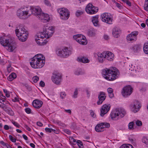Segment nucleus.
I'll return each mask as SVG.
<instances>
[{"label":"nucleus","instance_id":"5fc2aeb1","mask_svg":"<svg viewBox=\"0 0 148 148\" xmlns=\"http://www.w3.org/2000/svg\"><path fill=\"white\" fill-rule=\"evenodd\" d=\"M3 91L4 92L5 94V95L7 97H9L10 96V95L9 92H8L7 90L4 89H3Z\"/></svg>","mask_w":148,"mask_h":148},{"label":"nucleus","instance_id":"864d4df0","mask_svg":"<svg viewBox=\"0 0 148 148\" xmlns=\"http://www.w3.org/2000/svg\"><path fill=\"white\" fill-rule=\"evenodd\" d=\"M9 137L10 139L12 142L13 143H15L16 142V139L13 138L11 135H9Z\"/></svg>","mask_w":148,"mask_h":148},{"label":"nucleus","instance_id":"69168bd1","mask_svg":"<svg viewBox=\"0 0 148 148\" xmlns=\"http://www.w3.org/2000/svg\"><path fill=\"white\" fill-rule=\"evenodd\" d=\"M64 111L66 112L69 113V114H71V111L70 109H65Z\"/></svg>","mask_w":148,"mask_h":148},{"label":"nucleus","instance_id":"393cba45","mask_svg":"<svg viewBox=\"0 0 148 148\" xmlns=\"http://www.w3.org/2000/svg\"><path fill=\"white\" fill-rule=\"evenodd\" d=\"M105 53H104V52L102 53H101L100 52L98 53L97 55L98 56V59L99 62L101 63H103V62L105 59Z\"/></svg>","mask_w":148,"mask_h":148},{"label":"nucleus","instance_id":"a18cd8bd","mask_svg":"<svg viewBox=\"0 0 148 148\" xmlns=\"http://www.w3.org/2000/svg\"><path fill=\"white\" fill-rule=\"evenodd\" d=\"M45 130L46 132H51L52 131H53L54 132H55V130L53 129L52 128H48V127H46L45 128Z\"/></svg>","mask_w":148,"mask_h":148},{"label":"nucleus","instance_id":"c9c22d12","mask_svg":"<svg viewBox=\"0 0 148 148\" xmlns=\"http://www.w3.org/2000/svg\"><path fill=\"white\" fill-rule=\"evenodd\" d=\"M7 113L9 115L13 116L14 115V113L11 108L8 109L6 111Z\"/></svg>","mask_w":148,"mask_h":148},{"label":"nucleus","instance_id":"c756f323","mask_svg":"<svg viewBox=\"0 0 148 148\" xmlns=\"http://www.w3.org/2000/svg\"><path fill=\"white\" fill-rule=\"evenodd\" d=\"M78 59L79 62L84 63H88L89 62V60L87 58L84 57L78 58Z\"/></svg>","mask_w":148,"mask_h":148},{"label":"nucleus","instance_id":"603ef678","mask_svg":"<svg viewBox=\"0 0 148 148\" xmlns=\"http://www.w3.org/2000/svg\"><path fill=\"white\" fill-rule=\"evenodd\" d=\"M39 79V77L37 76H34L32 78L33 82L35 83L37 82Z\"/></svg>","mask_w":148,"mask_h":148},{"label":"nucleus","instance_id":"1a4fd4ad","mask_svg":"<svg viewBox=\"0 0 148 148\" xmlns=\"http://www.w3.org/2000/svg\"><path fill=\"white\" fill-rule=\"evenodd\" d=\"M44 35L42 32H40L36 37L35 40L37 43L40 45H43L47 43V41L46 39L43 40L45 38Z\"/></svg>","mask_w":148,"mask_h":148},{"label":"nucleus","instance_id":"6e6d98bb","mask_svg":"<svg viewBox=\"0 0 148 148\" xmlns=\"http://www.w3.org/2000/svg\"><path fill=\"white\" fill-rule=\"evenodd\" d=\"M116 5L119 9H121L123 8V7L119 3H118L116 2L115 3Z\"/></svg>","mask_w":148,"mask_h":148},{"label":"nucleus","instance_id":"7ed1b4c3","mask_svg":"<svg viewBox=\"0 0 148 148\" xmlns=\"http://www.w3.org/2000/svg\"><path fill=\"white\" fill-rule=\"evenodd\" d=\"M45 58L41 54L36 55L32 59L30 64L34 69H40L44 65Z\"/></svg>","mask_w":148,"mask_h":148},{"label":"nucleus","instance_id":"58836bf2","mask_svg":"<svg viewBox=\"0 0 148 148\" xmlns=\"http://www.w3.org/2000/svg\"><path fill=\"white\" fill-rule=\"evenodd\" d=\"M66 94L64 92H61L60 93V97L61 99H63L66 97Z\"/></svg>","mask_w":148,"mask_h":148},{"label":"nucleus","instance_id":"2eb2a0df","mask_svg":"<svg viewBox=\"0 0 148 148\" xmlns=\"http://www.w3.org/2000/svg\"><path fill=\"white\" fill-rule=\"evenodd\" d=\"M26 31L27 30L24 28V25L21 24H19L15 30L16 34L17 36L21 35L23 32H26Z\"/></svg>","mask_w":148,"mask_h":148},{"label":"nucleus","instance_id":"f03ea898","mask_svg":"<svg viewBox=\"0 0 148 148\" xmlns=\"http://www.w3.org/2000/svg\"><path fill=\"white\" fill-rule=\"evenodd\" d=\"M0 44L9 52H12L16 48V45L10 37H0Z\"/></svg>","mask_w":148,"mask_h":148},{"label":"nucleus","instance_id":"2f4dec72","mask_svg":"<svg viewBox=\"0 0 148 148\" xmlns=\"http://www.w3.org/2000/svg\"><path fill=\"white\" fill-rule=\"evenodd\" d=\"M88 35L91 36H94L95 35V30L92 28L89 29L88 32Z\"/></svg>","mask_w":148,"mask_h":148},{"label":"nucleus","instance_id":"f257e3e1","mask_svg":"<svg viewBox=\"0 0 148 148\" xmlns=\"http://www.w3.org/2000/svg\"><path fill=\"white\" fill-rule=\"evenodd\" d=\"M119 72L118 70L114 67H111L110 69L106 68L102 70V74L105 79L109 81L114 80L117 77Z\"/></svg>","mask_w":148,"mask_h":148},{"label":"nucleus","instance_id":"b1692460","mask_svg":"<svg viewBox=\"0 0 148 148\" xmlns=\"http://www.w3.org/2000/svg\"><path fill=\"white\" fill-rule=\"evenodd\" d=\"M104 52L105 53V59L110 61L113 60L114 55L112 52L109 51H104Z\"/></svg>","mask_w":148,"mask_h":148},{"label":"nucleus","instance_id":"aec40b11","mask_svg":"<svg viewBox=\"0 0 148 148\" xmlns=\"http://www.w3.org/2000/svg\"><path fill=\"white\" fill-rule=\"evenodd\" d=\"M141 48V45L140 44H136L132 45L130 47V49L135 53L138 52Z\"/></svg>","mask_w":148,"mask_h":148},{"label":"nucleus","instance_id":"13d9d810","mask_svg":"<svg viewBox=\"0 0 148 148\" xmlns=\"http://www.w3.org/2000/svg\"><path fill=\"white\" fill-rule=\"evenodd\" d=\"M136 124L138 126H140L142 125V123L141 121L137 120L136 122Z\"/></svg>","mask_w":148,"mask_h":148},{"label":"nucleus","instance_id":"6ab92c4d","mask_svg":"<svg viewBox=\"0 0 148 148\" xmlns=\"http://www.w3.org/2000/svg\"><path fill=\"white\" fill-rule=\"evenodd\" d=\"M105 93L103 92H100L98 96L99 101L97 102L98 105L101 104L103 101L105 99L106 96Z\"/></svg>","mask_w":148,"mask_h":148},{"label":"nucleus","instance_id":"39448f33","mask_svg":"<svg viewBox=\"0 0 148 148\" xmlns=\"http://www.w3.org/2000/svg\"><path fill=\"white\" fill-rule=\"evenodd\" d=\"M29 8L25 7L18 9L17 12V15L20 18L25 19L32 14V11Z\"/></svg>","mask_w":148,"mask_h":148},{"label":"nucleus","instance_id":"c85d7f7f","mask_svg":"<svg viewBox=\"0 0 148 148\" xmlns=\"http://www.w3.org/2000/svg\"><path fill=\"white\" fill-rule=\"evenodd\" d=\"M104 126L102 123L98 124L95 127V130L97 132H101L104 131Z\"/></svg>","mask_w":148,"mask_h":148},{"label":"nucleus","instance_id":"5701e85b","mask_svg":"<svg viewBox=\"0 0 148 148\" xmlns=\"http://www.w3.org/2000/svg\"><path fill=\"white\" fill-rule=\"evenodd\" d=\"M42 101L38 99H36L33 101L32 105L34 108L38 109L42 106Z\"/></svg>","mask_w":148,"mask_h":148},{"label":"nucleus","instance_id":"cd10ccee","mask_svg":"<svg viewBox=\"0 0 148 148\" xmlns=\"http://www.w3.org/2000/svg\"><path fill=\"white\" fill-rule=\"evenodd\" d=\"M120 32H121L119 29L117 27H115L113 29L112 35L114 37L118 38Z\"/></svg>","mask_w":148,"mask_h":148},{"label":"nucleus","instance_id":"f8f14e48","mask_svg":"<svg viewBox=\"0 0 148 148\" xmlns=\"http://www.w3.org/2000/svg\"><path fill=\"white\" fill-rule=\"evenodd\" d=\"M132 92V88L130 86H127L123 89L122 94L124 97H127L131 95Z\"/></svg>","mask_w":148,"mask_h":148},{"label":"nucleus","instance_id":"49530a36","mask_svg":"<svg viewBox=\"0 0 148 148\" xmlns=\"http://www.w3.org/2000/svg\"><path fill=\"white\" fill-rule=\"evenodd\" d=\"M142 141L143 143L147 145V147H148V139L147 138H143L142 140Z\"/></svg>","mask_w":148,"mask_h":148},{"label":"nucleus","instance_id":"e433bc0d","mask_svg":"<svg viewBox=\"0 0 148 148\" xmlns=\"http://www.w3.org/2000/svg\"><path fill=\"white\" fill-rule=\"evenodd\" d=\"M51 79L53 82L56 84V72L55 71H54L52 73Z\"/></svg>","mask_w":148,"mask_h":148},{"label":"nucleus","instance_id":"bb28decb","mask_svg":"<svg viewBox=\"0 0 148 148\" xmlns=\"http://www.w3.org/2000/svg\"><path fill=\"white\" fill-rule=\"evenodd\" d=\"M98 18V16L97 15L93 17L92 18V21L94 26L96 27H99L100 26Z\"/></svg>","mask_w":148,"mask_h":148},{"label":"nucleus","instance_id":"f704fd0d","mask_svg":"<svg viewBox=\"0 0 148 148\" xmlns=\"http://www.w3.org/2000/svg\"><path fill=\"white\" fill-rule=\"evenodd\" d=\"M74 73L76 75H79L83 74L84 73L82 71V70L81 69H79L76 70L75 71Z\"/></svg>","mask_w":148,"mask_h":148},{"label":"nucleus","instance_id":"f3484780","mask_svg":"<svg viewBox=\"0 0 148 148\" xmlns=\"http://www.w3.org/2000/svg\"><path fill=\"white\" fill-rule=\"evenodd\" d=\"M38 18L42 22L45 23L49 22L50 19V17L48 14L43 12L40 14L39 16H38Z\"/></svg>","mask_w":148,"mask_h":148},{"label":"nucleus","instance_id":"6e6552de","mask_svg":"<svg viewBox=\"0 0 148 148\" xmlns=\"http://www.w3.org/2000/svg\"><path fill=\"white\" fill-rule=\"evenodd\" d=\"M54 29L53 26L46 27L44 29L43 32H41L44 35L45 38H48L51 36L54 32Z\"/></svg>","mask_w":148,"mask_h":148},{"label":"nucleus","instance_id":"9d476101","mask_svg":"<svg viewBox=\"0 0 148 148\" xmlns=\"http://www.w3.org/2000/svg\"><path fill=\"white\" fill-rule=\"evenodd\" d=\"M86 11L89 14H95L98 10L97 8L93 6L91 4L89 3L86 6Z\"/></svg>","mask_w":148,"mask_h":148},{"label":"nucleus","instance_id":"7c9ffc66","mask_svg":"<svg viewBox=\"0 0 148 148\" xmlns=\"http://www.w3.org/2000/svg\"><path fill=\"white\" fill-rule=\"evenodd\" d=\"M16 77V74L14 73H12L8 77V79L9 81H12L15 79Z\"/></svg>","mask_w":148,"mask_h":148},{"label":"nucleus","instance_id":"20e7f679","mask_svg":"<svg viewBox=\"0 0 148 148\" xmlns=\"http://www.w3.org/2000/svg\"><path fill=\"white\" fill-rule=\"evenodd\" d=\"M126 114V112L124 109L118 108L116 109L111 112L110 116L113 120H117L120 118L123 117Z\"/></svg>","mask_w":148,"mask_h":148},{"label":"nucleus","instance_id":"423d86ee","mask_svg":"<svg viewBox=\"0 0 148 148\" xmlns=\"http://www.w3.org/2000/svg\"><path fill=\"white\" fill-rule=\"evenodd\" d=\"M71 49L67 47H65L62 49H58L56 51L57 55L61 57L66 58L71 53Z\"/></svg>","mask_w":148,"mask_h":148},{"label":"nucleus","instance_id":"680f3d73","mask_svg":"<svg viewBox=\"0 0 148 148\" xmlns=\"http://www.w3.org/2000/svg\"><path fill=\"white\" fill-rule=\"evenodd\" d=\"M12 123L15 126L17 127L18 128L20 127V125L17 123L15 122H12Z\"/></svg>","mask_w":148,"mask_h":148},{"label":"nucleus","instance_id":"a878e982","mask_svg":"<svg viewBox=\"0 0 148 148\" xmlns=\"http://www.w3.org/2000/svg\"><path fill=\"white\" fill-rule=\"evenodd\" d=\"M77 42L80 44L83 45H86L87 43V41L86 37L83 35H82L81 37H80L79 40H77Z\"/></svg>","mask_w":148,"mask_h":148},{"label":"nucleus","instance_id":"3c124183","mask_svg":"<svg viewBox=\"0 0 148 148\" xmlns=\"http://www.w3.org/2000/svg\"><path fill=\"white\" fill-rule=\"evenodd\" d=\"M44 3L47 6H50L51 4L50 2L48 0H44Z\"/></svg>","mask_w":148,"mask_h":148},{"label":"nucleus","instance_id":"e2e57ef3","mask_svg":"<svg viewBox=\"0 0 148 148\" xmlns=\"http://www.w3.org/2000/svg\"><path fill=\"white\" fill-rule=\"evenodd\" d=\"M40 85L42 87H44L45 86V83L43 81H41L40 83Z\"/></svg>","mask_w":148,"mask_h":148},{"label":"nucleus","instance_id":"a19ab883","mask_svg":"<svg viewBox=\"0 0 148 148\" xmlns=\"http://www.w3.org/2000/svg\"><path fill=\"white\" fill-rule=\"evenodd\" d=\"M144 9L146 11H148V0L145 1L144 6Z\"/></svg>","mask_w":148,"mask_h":148},{"label":"nucleus","instance_id":"412c9836","mask_svg":"<svg viewBox=\"0 0 148 148\" xmlns=\"http://www.w3.org/2000/svg\"><path fill=\"white\" fill-rule=\"evenodd\" d=\"M62 74L59 72H56V85H60L62 80Z\"/></svg>","mask_w":148,"mask_h":148},{"label":"nucleus","instance_id":"c03bdc74","mask_svg":"<svg viewBox=\"0 0 148 148\" xmlns=\"http://www.w3.org/2000/svg\"><path fill=\"white\" fill-rule=\"evenodd\" d=\"M58 125L60 127H63L65 126V124L59 121H56V125Z\"/></svg>","mask_w":148,"mask_h":148},{"label":"nucleus","instance_id":"de8ad7c7","mask_svg":"<svg viewBox=\"0 0 148 148\" xmlns=\"http://www.w3.org/2000/svg\"><path fill=\"white\" fill-rule=\"evenodd\" d=\"M102 125L104 126V128H108L110 127V124L109 123H102Z\"/></svg>","mask_w":148,"mask_h":148},{"label":"nucleus","instance_id":"9b49d317","mask_svg":"<svg viewBox=\"0 0 148 148\" xmlns=\"http://www.w3.org/2000/svg\"><path fill=\"white\" fill-rule=\"evenodd\" d=\"M100 18L103 22L108 24H112V19L109 16L108 13H104L101 14Z\"/></svg>","mask_w":148,"mask_h":148},{"label":"nucleus","instance_id":"4c0bfd02","mask_svg":"<svg viewBox=\"0 0 148 148\" xmlns=\"http://www.w3.org/2000/svg\"><path fill=\"white\" fill-rule=\"evenodd\" d=\"M82 35L81 34H78L73 36V38L77 42V40H79L80 39V37H81Z\"/></svg>","mask_w":148,"mask_h":148},{"label":"nucleus","instance_id":"79ce46f5","mask_svg":"<svg viewBox=\"0 0 148 148\" xmlns=\"http://www.w3.org/2000/svg\"><path fill=\"white\" fill-rule=\"evenodd\" d=\"M76 143L79 147V148H83V145L81 141L80 140H77V141Z\"/></svg>","mask_w":148,"mask_h":148},{"label":"nucleus","instance_id":"bf43d9fd","mask_svg":"<svg viewBox=\"0 0 148 148\" xmlns=\"http://www.w3.org/2000/svg\"><path fill=\"white\" fill-rule=\"evenodd\" d=\"M25 112L28 114H30L31 113V109L29 108H26L25 109Z\"/></svg>","mask_w":148,"mask_h":148},{"label":"nucleus","instance_id":"0e129e2a","mask_svg":"<svg viewBox=\"0 0 148 148\" xmlns=\"http://www.w3.org/2000/svg\"><path fill=\"white\" fill-rule=\"evenodd\" d=\"M107 92L108 93L113 92V89L111 88H109L107 89Z\"/></svg>","mask_w":148,"mask_h":148},{"label":"nucleus","instance_id":"ddd939ff","mask_svg":"<svg viewBox=\"0 0 148 148\" xmlns=\"http://www.w3.org/2000/svg\"><path fill=\"white\" fill-rule=\"evenodd\" d=\"M141 107V105L139 101L136 100L135 101L133 104L130 105V108L132 111L136 113L137 112Z\"/></svg>","mask_w":148,"mask_h":148},{"label":"nucleus","instance_id":"338daca9","mask_svg":"<svg viewBox=\"0 0 148 148\" xmlns=\"http://www.w3.org/2000/svg\"><path fill=\"white\" fill-rule=\"evenodd\" d=\"M25 128L29 131H30L31 129L30 127H29L28 125H25Z\"/></svg>","mask_w":148,"mask_h":148},{"label":"nucleus","instance_id":"4468645a","mask_svg":"<svg viewBox=\"0 0 148 148\" xmlns=\"http://www.w3.org/2000/svg\"><path fill=\"white\" fill-rule=\"evenodd\" d=\"M32 11V14H33L36 16L37 18L39 16L40 14L42 13V10L39 6L30 7Z\"/></svg>","mask_w":148,"mask_h":148},{"label":"nucleus","instance_id":"37998d69","mask_svg":"<svg viewBox=\"0 0 148 148\" xmlns=\"http://www.w3.org/2000/svg\"><path fill=\"white\" fill-rule=\"evenodd\" d=\"M128 129H129L133 130L134 128V122L133 121L130 122L128 125Z\"/></svg>","mask_w":148,"mask_h":148},{"label":"nucleus","instance_id":"4d7b16f0","mask_svg":"<svg viewBox=\"0 0 148 148\" xmlns=\"http://www.w3.org/2000/svg\"><path fill=\"white\" fill-rule=\"evenodd\" d=\"M85 91L86 93L87 96L88 97H89L90 93V91L88 89V88H86L85 89Z\"/></svg>","mask_w":148,"mask_h":148},{"label":"nucleus","instance_id":"4be33fe9","mask_svg":"<svg viewBox=\"0 0 148 148\" xmlns=\"http://www.w3.org/2000/svg\"><path fill=\"white\" fill-rule=\"evenodd\" d=\"M21 35L17 36L19 40L23 42L25 41L27 39L28 36V33L26 31V32H23Z\"/></svg>","mask_w":148,"mask_h":148},{"label":"nucleus","instance_id":"052dcab7","mask_svg":"<svg viewBox=\"0 0 148 148\" xmlns=\"http://www.w3.org/2000/svg\"><path fill=\"white\" fill-rule=\"evenodd\" d=\"M64 132L68 134H71V131L70 130L68 129H65L64 130Z\"/></svg>","mask_w":148,"mask_h":148},{"label":"nucleus","instance_id":"774afa93","mask_svg":"<svg viewBox=\"0 0 148 148\" xmlns=\"http://www.w3.org/2000/svg\"><path fill=\"white\" fill-rule=\"evenodd\" d=\"M129 6H131V3L129 0H127V1L125 2Z\"/></svg>","mask_w":148,"mask_h":148},{"label":"nucleus","instance_id":"72a5a7b5","mask_svg":"<svg viewBox=\"0 0 148 148\" xmlns=\"http://www.w3.org/2000/svg\"><path fill=\"white\" fill-rule=\"evenodd\" d=\"M143 49L144 53L148 54V43L145 44L143 47Z\"/></svg>","mask_w":148,"mask_h":148},{"label":"nucleus","instance_id":"09e8293b","mask_svg":"<svg viewBox=\"0 0 148 148\" xmlns=\"http://www.w3.org/2000/svg\"><path fill=\"white\" fill-rule=\"evenodd\" d=\"M83 12L79 10H78L76 12L75 15L77 17H78L80 15L82 14Z\"/></svg>","mask_w":148,"mask_h":148},{"label":"nucleus","instance_id":"0eeeda50","mask_svg":"<svg viewBox=\"0 0 148 148\" xmlns=\"http://www.w3.org/2000/svg\"><path fill=\"white\" fill-rule=\"evenodd\" d=\"M57 10L61 19L66 20L68 19L70 14L69 10L67 8H60L58 9Z\"/></svg>","mask_w":148,"mask_h":148},{"label":"nucleus","instance_id":"dca6fc26","mask_svg":"<svg viewBox=\"0 0 148 148\" xmlns=\"http://www.w3.org/2000/svg\"><path fill=\"white\" fill-rule=\"evenodd\" d=\"M111 106L110 104H105L102 106L100 110V115L101 116L106 114L110 110Z\"/></svg>","mask_w":148,"mask_h":148},{"label":"nucleus","instance_id":"a211bd4d","mask_svg":"<svg viewBox=\"0 0 148 148\" xmlns=\"http://www.w3.org/2000/svg\"><path fill=\"white\" fill-rule=\"evenodd\" d=\"M138 32L137 31L132 32L131 34L128 35L126 37L127 40L128 41H135L136 40V36L138 34Z\"/></svg>","mask_w":148,"mask_h":148},{"label":"nucleus","instance_id":"ea45409f","mask_svg":"<svg viewBox=\"0 0 148 148\" xmlns=\"http://www.w3.org/2000/svg\"><path fill=\"white\" fill-rule=\"evenodd\" d=\"M78 94V89L76 88L74 92L72 97L73 98H76L77 97V96Z\"/></svg>","mask_w":148,"mask_h":148},{"label":"nucleus","instance_id":"8fccbe9b","mask_svg":"<svg viewBox=\"0 0 148 148\" xmlns=\"http://www.w3.org/2000/svg\"><path fill=\"white\" fill-rule=\"evenodd\" d=\"M90 115L93 118H95L96 117V115L94 113L93 111L92 110H90Z\"/></svg>","mask_w":148,"mask_h":148},{"label":"nucleus","instance_id":"473e14b6","mask_svg":"<svg viewBox=\"0 0 148 148\" xmlns=\"http://www.w3.org/2000/svg\"><path fill=\"white\" fill-rule=\"evenodd\" d=\"M119 148H134L133 146L131 144H123Z\"/></svg>","mask_w":148,"mask_h":148}]
</instances>
